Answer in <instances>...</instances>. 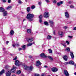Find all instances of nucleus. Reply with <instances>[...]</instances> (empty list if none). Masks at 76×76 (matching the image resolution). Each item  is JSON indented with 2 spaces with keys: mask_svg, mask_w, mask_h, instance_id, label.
Segmentation results:
<instances>
[{
  "mask_svg": "<svg viewBox=\"0 0 76 76\" xmlns=\"http://www.w3.org/2000/svg\"><path fill=\"white\" fill-rule=\"evenodd\" d=\"M63 28L64 29H66L67 28V26H64L63 27Z\"/></svg>",
  "mask_w": 76,
  "mask_h": 76,
  "instance_id": "obj_42",
  "label": "nucleus"
},
{
  "mask_svg": "<svg viewBox=\"0 0 76 76\" xmlns=\"http://www.w3.org/2000/svg\"><path fill=\"white\" fill-rule=\"evenodd\" d=\"M66 43L67 44H69V42L68 41H66Z\"/></svg>",
  "mask_w": 76,
  "mask_h": 76,
  "instance_id": "obj_57",
  "label": "nucleus"
},
{
  "mask_svg": "<svg viewBox=\"0 0 76 76\" xmlns=\"http://www.w3.org/2000/svg\"><path fill=\"white\" fill-rule=\"evenodd\" d=\"M4 11V9L2 7H0V12H3Z\"/></svg>",
  "mask_w": 76,
  "mask_h": 76,
  "instance_id": "obj_17",
  "label": "nucleus"
},
{
  "mask_svg": "<svg viewBox=\"0 0 76 76\" xmlns=\"http://www.w3.org/2000/svg\"><path fill=\"white\" fill-rule=\"evenodd\" d=\"M41 3H42V2L41 1H39L38 3V4H39V5H41Z\"/></svg>",
  "mask_w": 76,
  "mask_h": 76,
  "instance_id": "obj_44",
  "label": "nucleus"
},
{
  "mask_svg": "<svg viewBox=\"0 0 76 76\" xmlns=\"http://www.w3.org/2000/svg\"><path fill=\"white\" fill-rule=\"evenodd\" d=\"M40 56L41 57H42V58H47V56H46L44 53H41L40 55Z\"/></svg>",
  "mask_w": 76,
  "mask_h": 76,
  "instance_id": "obj_7",
  "label": "nucleus"
},
{
  "mask_svg": "<svg viewBox=\"0 0 76 76\" xmlns=\"http://www.w3.org/2000/svg\"><path fill=\"white\" fill-rule=\"evenodd\" d=\"M42 15H40L39 16V19H42Z\"/></svg>",
  "mask_w": 76,
  "mask_h": 76,
  "instance_id": "obj_41",
  "label": "nucleus"
},
{
  "mask_svg": "<svg viewBox=\"0 0 76 76\" xmlns=\"http://www.w3.org/2000/svg\"><path fill=\"white\" fill-rule=\"evenodd\" d=\"M70 7L72 9H73V8H74V6H73V5L70 6Z\"/></svg>",
  "mask_w": 76,
  "mask_h": 76,
  "instance_id": "obj_43",
  "label": "nucleus"
},
{
  "mask_svg": "<svg viewBox=\"0 0 76 76\" xmlns=\"http://www.w3.org/2000/svg\"><path fill=\"white\" fill-rule=\"evenodd\" d=\"M50 26L51 28H53L54 27V23L53 24H50Z\"/></svg>",
  "mask_w": 76,
  "mask_h": 76,
  "instance_id": "obj_27",
  "label": "nucleus"
},
{
  "mask_svg": "<svg viewBox=\"0 0 76 76\" xmlns=\"http://www.w3.org/2000/svg\"><path fill=\"white\" fill-rule=\"evenodd\" d=\"M63 3V1H61L57 3V5L58 6H60L61 4H62Z\"/></svg>",
  "mask_w": 76,
  "mask_h": 76,
  "instance_id": "obj_13",
  "label": "nucleus"
},
{
  "mask_svg": "<svg viewBox=\"0 0 76 76\" xmlns=\"http://www.w3.org/2000/svg\"><path fill=\"white\" fill-rule=\"evenodd\" d=\"M64 64L65 65H67V64H69V62H65L64 63Z\"/></svg>",
  "mask_w": 76,
  "mask_h": 76,
  "instance_id": "obj_34",
  "label": "nucleus"
},
{
  "mask_svg": "<svg viewBox=\"0 0 76 76\" xmlns=\"http://www.w3.org/2000/svg\"><path fill=\"white\" fill-rule=\"evenodd\" d=\"M31 9V8L29 7H28L27 8V12H29V11H30V10Z\"/></svg>",
  "mask_w": 76,
  "mask_h": 76,
  "instance_id": "obj_28",
  "label": "nucleus"
},
{
  "mask_svg": "<svg viewBox=\"0 0 76 76\" xmlns=\"http://www.w3.org/2000/svg\"><path fill=\"white\" fill-rule=\"evenodd\" d=\"M9 67V66L7 65L5 66V69H8Z\"/></svg>",
  "mask_w": 76,
  "mask_h": 76,
  "instance_id": "obj_35",
  "label": "nucleus"
},
{
  "mask_svg": "<svg viewBox=\"0 0 76 76\" xmlns=\"http://www.w3.org/2000/svg\"><path fill=\"white\" fill-rule=\"evenodd\" d=\"M10 2H11V0H8V3H10Z\"/></svg>",
  "mask_w": 76,
  "mask_h": 76,
  "instance_id": "obj_50",
  "label": "nucleus"
},
{
  "mask_svg": "<svg viewBox=\"0 0 76 76\" xmlns=\"http://www.w3.org/2000/svg\"><path fill=\"white\" fill-rule=\"evenodd\" d=\"M62 45H63V46L64 47H66V44H62Z\"/></svg>",
  "mask_w": 76,
  "mask_h": 76,
  "instance_id": "obj_49",
  "label": "nucleus"
},
{
  "mask_svg": "<svg viewBox=\"0 0 76 76\" xmlns=\"http://www.w3.org/2000/svg\"><path fill=\"white\" fill-rule=\"evenodd\" d=\"M48 21L49 23H50V25L51 24H53V23H54V22H53V20H49Z\"/></svg>",
  "mask_w": 76,
  "mask_h": 76,
  "instance_id": "obj_22",
  "label": "nucleus"
},
{
  "mask_svg": "<svg viewBox=\"0 0 76 76\" xmlns=\"http://www.w3.org/2000/svg\"><path fill=\"white\" fill-rule=\"evenodd\" d=\"M31 45H32V43H30L27 45V47H30V46H31Z\"/></svg>",
  "mask_w": 76,
  "mask_h": 76,
  "instance_id": "obj_29",
  "label": "nucleus"
},
{
  "mask_svg": "<svg viewBox=\"0 0 76 76\" xmlns=\"http://www.w3.org/2000/svg\"><path fill=\"white\" fill-rule=\"evenodd\" d=\"M34 39L33 38H29L27 39V41L28 42H31L33 41Z\"/></svg>",
  "mask_w": 76,
  "mask_h": 76,
  "instance_id": "obj_11",
  "label": "nucleus"
},
{
  "mask_svg": "<svg viewBox=\"0 0 76 76\" xmlns=\"http://www.w3.org/2000/svg\"><path fill=\"white\" fill-rule=\"evenodd\" d=\"M41 65V63L39 61H36V66L37 67H38L39 66V65Z\"/></svg>",
  "mask_w": 76,
  "mask_h": 76,
  "instance_id": "obj_10",
  "label": "nucleus"
},
{
  "mask_svg": "<svg viewBox=\"0 0 76 76\" xmlns=\"http://www.w3.org/2000/svg\"><path fill=\"white\" fill-rule=\"evenodd\" d=\"M74 75H76V72H75L74 73Z\"/></svg>",
  "mask_w": 76,
  "mask_h": 76,
  "instance_id": "obj_64",
  "label": "nucleus"
},
{
  "mask_svg": "<svg viewBox=\"0 0 76 76\" xmlns=\"http://www.w3.org/2000/svg\"><path fill=\"white\" fill-rule=\"evenodd\" d=\"M35 6L34 5L31 6V8L32 9H35Z\"/></svg>",
  "mask_w": 76,
  "mask_h": 76,
  "instance_id": "obj_37",
  "label": "nucleus"
},
{
  "mask_svg": "<svg viewBox=\"0 0 76 76\" xmlns=\"http://www.w3.org/2000/svg\"><path fill=\"white\" fill-rule=\"evenodd\" d=\"M22 50L23 49H22L21 48H18V50L19 51H21V50Z\"/></svg>",
  "mask_w": 76,
  "mask_h": 76,
  "instance_id": "obj_47",
  "label": "nucleus"
},
{
  "mask_svg": "<svg viewBox=\"0 0 76 76\" xmlns=\"http://www.w3.org/2000/svg\"><path fill=\"white\" fill-rule=\"evenodd\" d=\"M27 32L28 34H31V30L30 29H28L27 30Z\"/></svg>",
  "mask_w": 76,
  "mask_h": 76,
  "instance_id": "obj_24",
  "label": "nucleus"
},
{
  "mask_svg": "<svg viewBox=\"0 0 76 76\" xmlns=\"http://www.w3.org/2000/svg\"><path fill=\"white\" fill-rule=\"evenodd\" d=\"M68 57L67 56H64L63 58L64 60L65 61H67V58Z\"/></svg>",
  "mask_w": 76,
  "mask_h": 76,
  "instance_id": "obj_18",
  "label": "nucleus"
},
{
  "mask_svg": "<svg viewBox=\"0 0 76 76\" xmlns=\"http://www.w3.org/2000/svg\"><path fill=\"white\" fill-rule=\"evenodd\" d=\"M26 47V46L25 45H24L22 46V48L23 50H25V47Z\"/></svg>",
  "mask_w": 76,
  "mask_h": 76,
  "instance_id": "obj_30",
  "label": "nucleus"
},
{
  "mask_svg": "<svg viewBox=\"0 0 76 76\" xmlns=\"http://www.w3.org/2000/svg\"><path fill=\"white\" fill-rule=\"evenodd\" d=\"M48 50L49 51V53H52V52H53L52 50H51L50 49H48Z\"/></svg>",
  "mask_w": 76,
  "mask_h": 76,
  "instance_id": "obj_32",
  "label": "nucleus"
},
{
  "mask_svg": "<svg viewBox=\"0 0 76 76\" xmlns=\"http://www.w3.org/2000/svg\"><path fill=\"white\" fill-rule=\"evenodd\" d=\"M17 58H18L17 57H15V58H14L13 59V60H16V59H17Z\"/></svg>",
  "mask_w": 76,
  "mask_h": 76,
  "instance_id": "obj_46",
  "label": "nucleus"
},
{
  "mask_svg": "<svg viewBox=\"0 0 76 76\" xmlns=\"http://www.w3.org/2000/svg\"><path fill=\"white\" fill-rule=\"evenodd\" d=\"M42 76H45V74H42Z\"/></svg>",
  "mask_w": 76,
  "mask_h": 76,
  "instance_id": "obj_61",
  "label": "nucleus"
},
{
  "mask_svg": "<svg viewBox=\"0 0 76 76\" xmlns=\"http://www.w3.org/2000/svg\"><path fill=\"white\" fill-rule=\"evenodd\" d=\"M70 55L72 58H74V55H73V52H70Z\"/></svg>",
  "mask_w": 76,
  "mask_h": 76,
  "instance_id": "obj_15",
  "label": "nucleus"
},
{
  "mask_svg": "<svg viewBox=\"0 0 76 76\" xmlns=\"http://www.w3.org/2000/svg\"><path fill=\"white\" fill-rule=\"evenodd\" d=\"M16 69V68L15 67V66H13L12 68L11 69L10 71H9L6 73V76H10V73H15V70Z\"/></svg>",
  "mask_w": 76,
  "mask_h": 76,
  "instance_id": "obj_1",
  "label": "nucleus"
},
{
  "mask_svg": "<svg viewBox=\"0 0 76 76\" xmlns=\"http://www.w3.org/2000/svg\"><path fill=\"white\" fill-rule=\"evenodd\" d=\"M26 20V19H25L23 20V22L24 21H25Z\"/></svg>",
  "mask_w": 76,
  "mask_h": 76,
  "instance_id": "obj_56",
  "label": "nucleus"
},
{
  "mask_svg": "<svg viewBox=\"0 0 76 76\" xmlns=\"http://www.w3.org/2000/svg\"><path fill=\"white\" fill-rule=\"evenodd\" d=\"M39 21L40 23H41L42 22V19H39Z\"/></svg>",
  "mask_w": 76,
  "mask_h": 76,
  "instance_id": "obj_39",
  "label": "nucleus"
},
{
  "mask_svg": "<svg viewBox=\"0 0 76 76\" xmlns=\"http://www.w3.org/2000/svg\"><path fill=\"white\" fill-rule=\"evenodd\" d=\"M7 15V11H4L3 12V16H6Z\"/></svg>",
  "mask_w": 76,
  "mask_h": 76,
  "instance_id": "obj_14",
  "label": "nucleus"
},
{
  "mask_svg": "<svg viewBox=\"0 0 76 76\" xmlns=\"http://www.w3.org/2000/svg\"><path fill=\"white\" fill-rule=\"evenodd\" d=\"M35 76H40L39 75V74H36L34 75Z\"/></svg>",
  "mask_w": 76,
  "mask_h": 76,
  "instance_id": "obj_45",
  "label": "nucleus"
},
{
  "mask_svg": "<svg viewBox=\"0 0 76 76\" xmlns=\"http://www.w3.org/2000/svg\"><path fill=\"white\" fill-rule=\"evenodd\" d=\"M65 15L66 18H70V15H69V13L67 12H65Z\"/></svg>",
  "mask_w": 76,
  "mask_h": 76,
  "instance_id": "obj_9",
  "label": "nucleus"
},
{
  "mask_svg": "<svg viewBox=\"0 0 76 76\" xmlns=\"http://www.w3.org/2000/svg\"><path fill=\"white\" fill-rule=\"evenodd\" d=\"M52 37L51 36H50V35H48L47 37V39H51V38Z\"/></svg>",
  "mask_w": 76,
  "mask_h": 76,
  "instance_id": "obj_21",
  "label": "nucleus"
},
{
  "mask_svg": "<svg viewBox=\"0 0 76 76\" xmlns=\"http://www.w3.org/2000/svg\"><path fill=\"white\" fill-rule=\"evenodd\" d=\"M24 69L25 70H27L28 71H32V69H33V67L32 66H24Z\"/></svg>",
  "mask_w": 76,
  "mask_h": 76,
  "instance_id": "obj_3",
  "label": "nucleus"
},
{
  "mask_svg": "<svg viewBox=\"0 0 76 76\" xmlns=\"http://www.w3.org/2000/svg\"><path fill=\"white\" fill-rule=\"evenodd\" d=\"M55 32H56L55 31H53V34H54V35H55Z\"/></svg>",
  "mask_w": 76,
  "mask_h": 76,
  "instance_id": "obj_59",
  "label": "nucleus"
},
{
  "mask_svg": "<svg viewBox=\"0 0 76 76\" xmlns=\"http://www.w3.org/2000/svg\"><path fill=\"white\" fill-rule=\"evenodd\" d=\"M44 67H45V68H47L48 67V66H44Z\"/></svg>",
  "mask_w": 76,
  "mask_h": 76,
  "instance_id": "obj_54",
  "label": "nucleus"
},
{
  "mask_svg": "<svg viewBox=\"0 0 76 76\" xmlns=\"http://www.w3.org/2000/svg\"><path fill=\"white\" fill-rule=\"evenodd\" d=\"M44 24L46 26H48V25H49V24L47 21H45Z\"/></svg>",
  "mask_w": 76,
  "mask_h": 76,
  "instance_id": "obj_19",
  "label": "nucleus"
},
{
  "mask_svg": "<svg viewBox=\"0 0 76 76\" xmlns=\"http://www.w3.org/2000/svg\"><path fill=\"white\" fill-rule=\"evenodd\" d=\"M9 41H7L6 42V44H8V43H9Z\"/></svg>",
  "mask_w": 76,
  "mask_h": 76,
  "instance_id": "obj_53",
  "label": "nucleus"
},
{
  "mask_svg": "<svg viewBox=\"0 0 76 76\" xmlns=\"http://www.w3.org/2000/svg\"><path fill=\"white\" fill-rule=\"evenodd\" d=\"M45 0V1H46L47 3H49V2H50V1L48 0Z\"/></svg>",
  "mask_w": 76,
  "mask_h": 76,
  "instance_id": "obj_48",
  "label": "nucleus"
},
{
  "mask_svg": "<svg viewBox=\"0 0 76 76\" xmlns=\"http://www.w3.org/2000/svg\"><path fill=\"white\" fill-rule=\"evenodd\" d=\"M69 4H70L72 3V2H71L70 1H69Z\"/></svg>",
  "mask_w": 76,
  "mask_h": 76,
  "instance_id": "obj_63",
  "label": "nucleus"
},
{
  "mask_svg": "<svg viewBox=\"0 0 76 76\" xmlns=\"http://www.w3.org/2000/svg\"><path fill=\"white\" fill-rule=\"evenodd\" d=\"M49 14L48 13V12H45L44 15V17L45 18H48V15Z\"/></svg>",
  "mask_w": 76,
  "mask_h": 76,
  "instance_id": "obj_5",
  "label": "nucleus"
},
{
  "mask_svg": "<svg viewBox=\"0 0 76 76\" xmlns=\"http://www.w3.org/2000/svg\"><path fill=\"white\" fill-rule=\"evenodd\" d=\"M58 34L61 37H62L63 35V32L62 31H59Z\"/></svg>",
  "mask_w": 76,
  "mask_h": 76,
  "instance_id": "obj_12",
  "label": "nucleus"
},
{
  "mask_svg": "<svg viewBox=\"0 0 76 76\" xmlns=\"http://www.w3.org/2000/svg\"><path fill=\"white\" fill-rule=\"evenodd\" d=\"M12 9V6H9L7 8V9Z\"/></svg>",
  "mask_w": 76,
  "mask_h": 76,
  "instance_id": "obj_31",
  "label": "nucleus"
},
{
  "mask_svg": "<svg viewBox=\"0 0 76 76\" xmlns=\"http://www.w3.org/2000/svg\"><path fill=\"white\" fill-rule=\"evenodd\" d=\"M32 44H32H35V42H33L31 43Z\"/></svg>",
  "mask_w": 76,
  "mask_h": 76,
  "instance_id": "obj_55",
  "label": "nucleus"
},
{
  "mask_svg": "<svg viewBox=\"0 0 76 76\" xmlns=\"http://www.w3.org/2000/svg\"><path fill=\"white\" fill-rule=\"evenodd\" d=\"M68 37H69V38H73V36H69Z\"/></svg>",
  "mask_w": 76,
  "mask_h": 76,
  "instance_id": "obj_51",
  "label": "nucleus"
},
{
  "mask_svg": "<svg viewBox=\"0 0 76 76\" xmlns=\"http://www.w3.org/2000/svg\"><path fill=\"white\" fill-rule=\"evenodd\" d=\"M15 46H17L18 47V46H19V43H17L15 45Z\"/></svg>",
  "mask_w": 76,
  "mask_h": 76,
  "instance_id": "obj_38",
  "label": "nucleus"
},
{
  "mask_svg": "<svg viewBox=\"0 0 76 76\" xmlns=\"http://www.w3.org/2000/svg\"><path fill=\"white\" fill-rule=\"evenodd\" d=\"M18 3H19V4H21L23 2H22L21 1L19 0L18 1Z\"/></svg>",
  "mask_w": 76,
  "mask_h": 76,
  "instance_id": "obj_33",
  "label": "nucleus"
},
{
  "mask_svg": "<svg viewBox=\"0 0 76 76\" xmlns=\"http://www.w3.org/2000/svg\"><path fill=\"white\" fill-rule=\"evenodd\" d=\"M15 64L16 66H19L20 65V62L18 60H15Z\"/></svg>",
  "mask_w": 76,
  "mask_h": 76,
  "instance_id": "obj_4",
  "label": "nucleus"
},
{
  "mask_svg": "<svg viewBox=\"0 0 76 76\" xmlns=\"http://www.w3.org/2000/svg\"><path fill=\"white\" fill-rule=\"evenodd\" d=\"M4 73V69L2 70L0 72V75H2L3 73Z\"/></svg>",
  "mask_w": 76,
  "mask_h": 76,
  "instance_id": "obj_25",
  "label": "nucleus"
},
{
  "mask_svg": "<svg viewBox=\"0 0 76 76\" xmlns=\"http://www.w3.org/2000/svg\"><path fill=\"white\" fill-rule=\"evenodd\" d=\"M29 58H32V56H29Z\"/></svg>",
  "mask_w": 76,
  "mask_h": 76,
  "instance_id": "obj_60",
  "label": "nucleus"
},
{
  "mask_svg": "<svg viewBox=\"0 0 76 76\" xmlns=\"http://www.w3.org/2000/svg\"><path fill=\"white\" fill-rule=\"evenodd\" d=\"M48 58L49 59H50V60L51 61L53 60V58L51 56H48Z\"/></svg>",
  "mask_w": 76,
  "mask_h": 76,
  "instance_id": "obj_23",
  "label": "nucleus"
},
{
  "mask_svg": "<svg viewBox=\"0 0 76 76\" xmlns=\"http://www.w3.org/2000/svg\"><path fill=\"white\" fill-rule=\"evenodd\" d=\"M17 74H18V75H19V74H20V73H21V71L20 70H18L17 72Z\"/></svg>",
  "mask_w": 76,
  "mask_h": 76,
  "instance_id": "obj_26",
  "label": "nucleus"
},
{
  "mask_svg": "<svg viewBox=\"0 0 76 76\" xmlns=\"http://www.w3.org/2000/svg\"><path fill=\"white\" fill-rule=\"evenodd\" d=\"M69 64H70L73 65L75 64V63L73 61H69Z\"/></svg>",
  "mask_w": 76,
  "mask_h": 76,
  "instance_id": "obj_20",
  "label": "nucleus"
},
{
  "mask_svg": "<svg viewBox=\"0 0 76 76\" xmlns=\"http://www.w3.org/2000/svg\"><path fill=\"white\" fill-rule=\"evenodd\" d=\"M73 29L74 31H76V27H74L73 28Z\"/></svg>",
  "mask_w": 76,
  "mask_h": 76,
  "instance_id": "obj_52",
  "label": "nucleus"
},
{
  "mask_svg": "<svg viewBox=\"0 0 76 76\" xmlns=\"http://www.w3.org/2000/svg\"><path fill=\"white\" fill-rule=\"evenodd\" d=\"M12 46L13 47H15V45H12Z\"/></svg>",
  "mask_w": 76,
  "mask_h": 76,
  "instance_id": "obj_58",
  "label": "nucleus"
},
{
  "mask_svg": "<svg viewBox=\"0 0 76 76\" xmlns=\"http://www.w3.org/2000/svg\"><path fill=\"white\" fill-rule=\"evenodd\" d=\"M66 50L68 52L70 51V48H67L66 49Z\"/></svg>",
  "mask_w": 76,
  "mask_h": 76,
  "instance_id": "obj_36",
  "label": "nucleus"
},
{
  "mask_svg": "<svg viewBox=\"0 0 76 76\" xmlns=\"http://www.w3.org/2000/svg\"><path fill=\"white\" fill-rule=\"evenodd\" d=\"M64 74L65 75V76H69V74L67 72V71L66 70H64Z\"/></svg>",
  "mask_w": 76,
  "mask_h": 76,
  "instance_id": "obj_6",
  "label": "nucleus"
},
{
  "mask_svg": "<svg viewBox=\"0 0 76 76\" xmlns=\"http://www.w3.org/2000/svg\"><path fill=\"white\" fill-rule=\"evenodd\" d=\"M6 0H3V2H6Z\"/></svg>",
  "mask_w": 76,
  "mask_h": 76,
  "instance_id": "obj_62",
  "label": "nucleus"
},
{
  "mask_svg": "<svg viewBox=\"0 0 76 76\" xmlns=\"http://www.w3.org/2000/svg\"><path fill=\"white\" fill-rule=\"evenodd\" d=\"M34 15L32 14L28 13L26 17V19H27L28 20H29V21H32L33 19L32 18H34Z\"/></svg>",
  "mask_w": 76,
  "mask_h": 76,
  "instance_id": "obj_2",
  "label": "nucleus"
},
{
  "mask_svg": "<svg viewBox=\"0 0 76 76\" xmlns=\"http://www.w3.org/2000/svg\"><path fill=\"white\" fill-rule=\"evenodd\" d=\"M56 3H57V1L56 0H54L53 1V3H54V4H56Z\"/></svg>",
  "mask_w": 76,
  "mask_h": 76,
  "instance_id": "obj_40",
  "label": "nucleus"
},
{
  "mask_svg": "<svg viewBox=\"0 0 76 76\" xmlns=\"http://www.w3.org/2000/svg\"><path fill=\"white\" fill-rule=\"evenodd\" d=\"M13 34H14V31L12 30H11L10 33V34L11 35H13Z\"/></svg>",
  "mask_w": 76,
  "mask_h": 76,
  "instance_id": "obj_16",
  "label": "nucleus"
},
{
  "mask_svg": "<svg viewBox=\"0 0 76 76\" xmlns=\"http://www.w3.org/2000/svg\"><path fill=\"white\" fill-rule=\"evenodd\" d=\"M52 71L53 72H56L58 71V69L57 68L53 67L52 68Z\"/></svg>",
  "mask_w": 76,
  "mask_h": 76,
  "instance_id": "obj_8",
  "label": "nucleus"
}]
</instances>
